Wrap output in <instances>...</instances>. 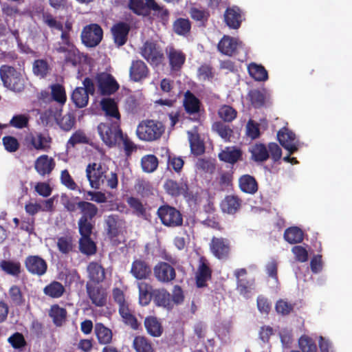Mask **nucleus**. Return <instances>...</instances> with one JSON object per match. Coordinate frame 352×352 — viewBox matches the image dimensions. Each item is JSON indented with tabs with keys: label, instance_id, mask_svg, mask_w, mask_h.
I'll list each match as a JSON object with an SVG mask.
<instances>
[{
	"label": "nucleus",
	"instance_id": "nucleus-1",
	"mask_svg": "<svg viewBox=\"0 0 352 352\" xmlns=\"http://www.w3.org/2000/svg\"><path fill=\"white\" fill-rule=\"evenodd\" d=\"M86 177L92 188L98 190L102 187L115 189L118 187V175L110 171L109 167L102 162L89 163L85 169Z\"/></svg>",
	"mask_w": 352,
	"mask_h": 352
},
{
	"label": "nucleus",
	"instance_id": "nucleus-2",
	"mask_svg": "<svg viewBox=\"0 0 352 352\" xmlns=\"http://www.w3.org/2000/svg\"><path fill=\"white\" fill-rule=\"evenodd\" d=\"M165 130L166 126L161 121L146 119L138 124L136 135L142 141L152 142L160 140Z\"/></svg>",
	"mask_w": 352,
	"mask_h": 352
},
{
	"label": "nucleus",
	"instance_id": "nucleus-3",
	"mask_svg": "<svg viewBox=\"0 0 352 352\" xmlns=\"http://www.w3.org/2000/svg\"><path fill=\"white\" fill-rule=\"evenodd\" d=\"M97 131L102 142L108 148L120 146V140L123 138V132L119 122H101L98 125Z\"/></svg>",
	"mask_w": 352,
	"mask_h": 352
},
{
	"label": "nucleus",
	"instance_id": "nucleus-4",
	"mask_svg": "<svg viewBox=\"0 0 352 352\" xmlns=\"http://www.w3.org/2000/svg\"><path fill=\"white\" fill-rule=\"evenodd\" d=\"M0 78L3 86L13 92L21 93L25 89V79L21 72L12 66L1 65L0 67Z\"/></svg>",
	"mask_w": 352,
	"mask_h": 352
},
{
	"label": "nucleus",
	"instance_id": "nucleus-5",
	"mask_svg": "<svg viewBox=\"0 0 352 352\" xmlns=\"http://www.w3.org/2000/svg\"><path fill=\"white\" fill-rule=\"evenodd\" d=\"M277 138L280 145L289 153L283 157V161L297 164L298 162L296 158L291 157V155L296 152L300 146V142L296 138L295 133L287 128L283 127L278 131Z\"/></svg>",
	"mask_w": 352,
	"mask_h": 352
},
{
	"label": "nucleus",
	"instance_id": "nucleus-6",
	"mask_svg": "<svg viewBox=\"0 0 352 352\" xmlns=\"http://www.w3.org/2000/svg\"><path fill=\"white\" fill-rule=\"evenodd\" d=\"M79 211L80 217L78 221V230H94L95 218L98 213V208L94 204L80 201Z\"/></svg>",
	"mask_w": 352,
	"mask_h": 352
},
{
	"label": "nucleus",
	"instance_id": "nucleus-7",
	"mask_svg": "<svg viewBox=\"0 0 352 352\" xmlns=\"http://www.w3.org/2000/svg\"><path fill=\"white\" fill-rule=\"evenodd\" d=\"M166 192L173 197L182 195L188 201H196L197 195L190 190L187 180L181 179L177 182L172 179H166L164 184Z\"/></svg>",
	"mask_w": 352,
	"mask_h": 352
},
{
	"label": "nucleus",
	"instance_id": "nucleus-8",
	"mask_svg": "<svg viewBox=\"0 0 352 352\" xmlns=\"http://www.w3.org/2000/svg\"><path fill=\"white\" fill-rule=\"evenodd\" d=\"M157 214L162 223L166 227L176 228L183 225L182 213L173 206L162 205L157 209Z\"/></svg>",
	"mask_w": 352,
	"mask_h": 352
},
{
	"label": "nucleus",
	"instance_id": "nucleus-9",
	"mask_svg": "<svg viewBox=\"0 0 352 352\" xmlns=\"http://www.w3.org/2000/svg\"><path fill=\"white\" fill-rule=\"evenodd\" d=\"M141 56L153 67L162 65L164 54L159 45L153 41H146L140 48Z\"/></svg>",
	"mask_w": 352,
	"mask_h": 352
},
{
	"label": "nucleus",
	"instance_id": "nucleus-10",
	"mask_svg": "<svg viewBox=\"0 0 352 352\" xmlns=\"http://www.w3.org/2000/svg\"><path fill=\"white\" fill-rule=\"evenodd\" d=\"M209 250L212 255L217 259L226 261L231 254V242L228 238L212 236L209 243Z\"/></svg>",
	"mask_w": 352,
	"mask_h": 352
},
{
	"label": "nucleus",
	"instance_id": "nucleus-11",
	"mask_svg": "<svg viewBox=\"0 0 352 352\" xmlns=\"http://www.w3.org/2000/svg\"><path fill=\"white\" fill-rule=\"evenodd\" d=\"M103 37V30L97 23H91L85 26L81 32L82 43L89 47L97 46Z\"/></svg>",
	"mask_w": 352,
	"mask_h": 352
},
{
	"label": "nucleus",
	"instance_id": "nucleus-12",
	"mask_svg": "<svg viewBox=\"0 0 352 352\" xmlns=\"http://www.w3.org/2000/svg\"><path fill=\"white\" fill-rule=\"evenodd\" d=\"M247 274L248 271L245 268L237 269L234 272L236 279V290L245 298L250 297V294L254 289L255 285L254 278H246Z\"/></svg>",
	"mask_w": 352,
	"mask_h": 352
},
{
	"label": "nucleus",
	"instance_id": "nucleus-13",
	"mask_svg": "<svg viewBox=\"0 0 352 352\" xmlns=\"http://www.w3.org/2000/svg\"><path fill=\"white\" fill-rule=\"evenodd\" d=\"M104 230L110 239L118 237L125 228L126 221L118 214H111L104 218Z\"/></svg>",
	"mask_w": 352,
	"mask_h": 352
},
{
	"label": "nucleus",
	"instance_id": "nucleus-14",
	"mask_svg": "<svg viewBox=\"0 0 352 352\" xmlns=\"http://www.w3.org/2000/svg\"><path fill=\"white\" fill-rule=\"evenodd\" d=\"M243 46L238 38L224 35L217 45L218 50L223 54L232 56L236 55Z\"/></svg>",
	"mask_w": 352,
	"mask_h": 352
},
{
	"label": "nucleus",
	"instance_id": "nucleus-15",
	"mask_svg": "<svg viewBox=\"0 0 352 352\" xmlns=\"http://www.w3.org/2000/svg\"><path fill=\"white\" fill-rule=\"evenodd\" d=\"M25 266L29 273L41 276L47 270V263L45 259L38 255H30L26 257Z\"/></svg>",
	"mask_w": 352,
	"mask_h": 352
},
{
	"label": "nucleus",
	"instance_id": "nucleus-16",
	"mask_svg": "<svg viewBox=\"0 0 352 352\" xmlns=\"http://www.w3.org/2000/svg\"><path fill=\"white\" fill-rule=\"evenodd\" d=\"M96 79L98 89L102 96L113 94L119 89L118 83L111 74L102 73L98 74Z\"/></svg>",
	"mask_w": 352,
	"mask_h": 352
},
{
	"label": "nucleus",
	"instance_id": "nucleus-17",
	"mask_svg": "<svg viewBox=\"0 0 352 352\" xmlns=\"http://www.w3.org/2000/svg\"><path fill=\"white\" fill-rule=\"evenodd\" d=\"M153 273L156 279L163 283H170L176 277L175 268L169 263L162 261L154 267Z\"/></svg>",
	"mask_w": 352,
	"mask_h": 352
},
{
	"label": "nucleus",
	"instance_id": "nucleus-18",
	"mask_svg": "<svg viewBox=\"0 0 352 352\" xmlns=\"http://www.w3.org/2000/svg\"><path fill=\"white\" fill-rule=\"evenodd\" d=\"M131 27L126 22L119 21L111 28L113 42L117 47L125 45L128 40Z\"/></svg>",
	"mask_w": 352,
	"mask_h": 352
},
{
	"label": "nucleus",
	"instance_id": "nucleus-19",
	"mask_svg": "<svg viewBox=\"0 0 352 352\" xmlns=\"http://www.w3.org/2000/svg\"><path fill=\"white\" fill-rule=\"evenodd\" d=\"M212 269L208 260L202 256L199 258V265L195 275L196 285L197 287L207 286V282L212 278Z\"/></svg>",
	"mask_w": 352,
	"mask_h": 352
},
{
	"label": "nucleus",
	"instance_id": "nucleus-20",
	"mask_svg": "<svg viewBox=\"0 0 352 352\" xmlns=\"http://www.w3.org/2000/svg\"><path fill=\"white\" fill-rule=\"evenodd\" d=\"M25 141L28 147L38 151H47L50 148L52 138L50 136H44L41 133H37L36 135L30 133L26 135Z\"/></svg>",
	"mask_w": 352,
	"mask_h": 352
},
{
	"label": "nucleus",
	"instance_id": "nucleus-21",
	"mask_svg": "<svg viewBox=\"0 0 352 352\" xmlns=\"http://www.w3.org/2000/svg\"><path fill=\"white\" fill-rule=\"evenodd\" d=\"M54 52L63 54L65 63H72L74 65L76 64L78 51L74 44L58 42L54 46Z\"/></svg>",
	"mask_w": 352,
	"mask_h": 352
},
{
	"label": "nucleus",
	"instance_id": "nucleus-22",
	"mask_svg": "<svg viewBox=\"0 0 352 352\" xmlns=\"http://www.w3.org/2000/svg\"><path fill=\"white\" fill-rule=\"evenodd\" d=\"M86 290L89 298L94 305L103 307L106 305L107 294L102 287L87 283Z\"/></svg>",
	"mask_w": 352,
	"mask_h": 352
},
{
	"label": "nucleus",
	"instance_id": "nucleus-23",
	"mask_svg": "<svg viewBox=\"0 0 352 352\" xmlns=\"http://www.w3.org/2000/svg\"><path fill=\"white\" fill-rule=\"evenodd\" d=\"M94 230H78L80 235L79 239L80 251L87 255L94 254L96 252V245L91 239Z\"/></svg>",
	"mask_w": 352,
	"mask_h": 352
},
{
	"label": "nucleus",
	"instance_id": "nucleus-24",
	"mask_svg": "<svg viewBox=\"0 0 352 352\" xmlns=\"http://www.w3.org/2000/svg\"><path fill=\"white\" fill-rule=\"evenodd\" d=\"M128 8L136 15L146 16L150 9H156L157 6L155 0H129Z\"/></svg>",
	"mask_w": 352,
	"mask_h": 352
},
{
	"label": "nucleus",
	"instance_id": "nucleus-25",
	"mask_svg": "<svg viewBox=\"0 0 352 352\" xmlns=\"http://www.w3.org/2000/svg\"><path fill=\"white\" fill-rule=\"evenodd\" d=\"M183 107L187 114L193 116L200 113L202 104L193 93L187 90L184 94Z\"/></svg>",
	"mask_w": 352,
	"mask_h": 352
},
{
	"label": "nucleus",
	"instance_id": "nucleus-26",
	"mask_svg": "<svg viewBox=\"0 0 352 352\" xmlns=\"http://www.w3.org/2000/svg\"><path fill=\"white\" fill-rule=\"evenodd\" d=\"M149 74V69L146 63L142 60H133L129 69V76L134 82H139L146 78Z\"/></svg>",
	"mask_w": 352,
	"mask_h": 352
},
{
	"label": "nucleus",
	"instance_id": "nucleus-27",
	"mask_svg": "<svg viewBox=\"0 0 352 352\" xmlns=\"http://www.w3.org/2000/svg\"><path fill=\"white\" fill-rule=\"evenodd\" d=\"M242 202V199L237 195H226L221 201L220 207L223 213L234 214L240 210Z\"/></svg>",
	"mask_w": 352,
	"mask_h": 352
},
{
	"label": "nucleus",
	"instance_id": "nucleus-28",
	"mask_svg": "<svg viewBox=\"0 0 352 352\" xmlns=\"http://www.w3.org/2000/svg\"><path fill=\"white\" fill-rule=\"evenodd\" d=\"M169 66L171 72H179L186 61V54L173 47H170L167 53Z\"/></svg>",
	"mask_w": 352,
	"mask_h": 352
},
{
	"label": "nucleus",
	"instance_id": "nucleus-29",
	"mask_svg": "<svg viewBox=\"0 0 352 352\" xmlns=\"http://www.w3.org/2000/svg\"><path fill=\"white\" fill-rule=\"evenodd\" d=\"M224 21L230 28H239L242 22L241 9L235 6L228 8L224 13Z\"/></svg>",
	"mask_w": 352,
	"mask_h": 352
},
{
	"label": "nucleus",
	"instance_id": "nucleus-30",
	"mask_svg": "<svg viewBox=\"0 0 352 352\" xmlns=\"http://www.w3.org/2000/svg\"><path fill=\"white\" fill-rule=\"evenodd\" d=\"M55 165V162L52 157L47 155H42L36 160L34 168L40 175L45 176L52 173Z\"/></svg>",
	"mask_w": 352,
	"mask_h": 352
},
{
	"label": "nucleus",
	"instance_id": "nucleus-31",
	"mask_svg": "<svg viewBox=\"0 0 352 352\" xmlns=\"http://www.w3.org/2000/svg\"><path fill=\"white\" fill-rule=\"evenodd\" d=\"M94 334L100 344L108 346L112 342L113 332L102 322H96L94 325Z\"/></svg>",
	"mask_w": 352,
	"mask_h": 352
},
{
	"label": "nucleus",
	"instance_id": "nucleus-32",
	"mask_svg": "<svg viewBox=\"0 0 352 352\" xmlns=\"http://www.w3.org/2000/svg\"><path fill=\"white\" fill-rule=\"evenodd\" d=\"M131 273L136 279L142 280L149 276L151 270L144 261L136 259L132 263Z\"/></svg>",
	"mask_w": 352,
	"mask_h": 352
},
{
	"label": "nucleus",
	"instance_id": "nucleus-33",
	"mask_svg": "<svg viewBox=\"0 0 352 352\" xmlns=\"http://www.w3.org/2000/svg\"><path fill=\"white\" fill-rule=\"evenodd\" d=\"M144 324L146 332L151 336L158 338L162 335L163 327L157 317L153 316L146 317Z\"/></svg>",
	"mask_w": 352,
	"mask_h": 352
},
{
	"label": "nucleus",
	"instance_id": "nucleus-34",
	"mask_svg": "<svg viewBox=\"0 0 352 352\" xmlns=\"http://www.w3.org/2000/svg\"><path fill=\"white\" fill-rule=\"evenodd\" d=\"M218 157L222 162L234 164L241 160L242 151L234 146H227L219 153Z\"/></svg>",
	"mask_w": 352,
	"mask_h": 352
},
{
	"label": "nucleus",
	"instance_id": "nucleus-35",
	"mask_svg": "<svg viewBox=\"0 0 352 352\" xmlns=\"http://www.w3.org/2000/svg\"><path fill=\"white\" fill-rule=\"evenodd\" d=\"M49 316L56 327H62L66 322L67 311L65 308L60 307L58 304L52 305L48 312Z\"/></svg>",
	"mask_w": 352,
	"mask_h": 352
},
{
	"label": "nucleus",
	"instance_id": "nucleus-36",
	"mask_svg": "<svg viewBox=\"0 0 352 352\" xmlns=\"http://www.w3.org/2000/svg\"><path fill=\"white\" fill-rule=\"evenodd\" d=\"M89 278L96 283H102L105 279L104 268L97 262H91L87 266Z\"/></svg>",
	"mask_w": 352,
	"mask_h": 352
},
{
	"label": "nucleus",
	"instance_id": "nucleus-37",
	"mask_svg": "<svg viewBox=\"0 0 352 352\" xmlns=\"http://www.w3.org/2000/svg\"><path fill=\"white\" fill-rule=\"evenodd\" d=\"M239 188L243 192L253 195L258 190V184L255 178L250 175H242L239 180Z\"/></svg>",
	"mask_w": 352,
	"mask_h": 352
},
{
	"label": "nucleus",
	"instance_id": "nucleus-38",
	"mask_svg": "<svg viewBox=\"0 0 352 352\" xmlns=\"http://www.w3.org/2000/svg\"><path fill=\"white\" fill-rule=\"evenodd\" d=\"M153 300L159 307H170L172 306L171 295L165 289L153 290Z\"/></svg>",
	"mask_w": 352,
	"mask_h": 352
},
{
	"label": "nucleus",
	"instance_id": "nucleus-39",
	"mask_svg": "<svg viewBox=\"0 0 352 352\" xmlns=\"http://www.w3.org/2000/svg\"><path fill=\"white\" fill-rule=\"evenodd\" d=\"M252 154V160L256 162H263L270 157L267 146L262 143H256L250 148Z\"/></svg>",
	"mask_w": 352,
	"mask_h": 352
},
{
	"label": "nucleus",
	"instance_id": "nucleus-40",
	"mask_svg": "<svg viewBox=\"0 0 352 352\" xmlns=\"http://www.w3.org/2000/svg\"><path fill=\"white\" fill-rule=\"evenodd\" d=\"M132 345L135 352H155L152 342L143 336H135Z\"/></svg>",
	"mask_w": 352,
	"mask_h": 352
},
{
	"label": "nucleus",
	"instance_id": "nucleus-41",
	"mask_svg": "<svg viewBox=\"0 0 352 352\" xmlns=\"http://www.w3.org/2000/svg\"><path fill=\"white\" fill-rule=\"evenodd\" d=\"M283 237L290 244L300 243L303 241L304 232L298 227L292 226L285 230Z\"/></svg>",
	"mask_w": 352,
	"mask_h": 352
},
{
	"label": "nucleus",
	"instance_id": "nucleus-42",
	"mask_svg": "<svg viewBox=\"0 0 352 352\" xmlns=\"http://www.w3.org/2000/svg\"><path fill=\"white\" fill-rule=\"evenodd\" d=\"M51 100L57 102L61 107L67 101V95L63 85L59 83H54L50 85Z\"/></svg>",
	"mask_w": 352,
	"mask_h": 352
},
{
	"label": "nucleus",
	"instance_id": "nucleus-43",
	"mask_svg": "<svg viewBox=\"0 0 352 352\" xmlns=\"http://www.w3.org/2000/svg\"><path fill=\"white\" fill-rule=\"evenodd\" d=\"M91 144L90 139L82 129L75 131L67 142V148H74L77 144Z\"/></svg>",
	"mask_w": 352,
	"mask_h": 352
},
{
	"label": "nucleus",
	"instance_id": "nucleus-44",
	"mask_svg": "<svg viewBox=\"0 0 352 352\" xmlns=\"http://www.w3.org/2000/svg\"><path fill=\"white\" fill-rule=\"evenodd\" d=\"M65 292V287L58 281L54 280L43 288V293L52 298H60Z\"/></svg>",
	"mask_w": 352,
	"mask_h": 352
},
{
	"label": "nucleus",
	"instance_id": "nucleus-45",
	"mask_svg": "<svg viewBox=\"0 0 352 352\" xmlns=\"http://www.w3.org/2000/svg\"><path fill=\"white\" fill-rule=\"evenodd\" d=\"M138 289L140 303L143 306L148 305L153 299L152 286L145 282H140L138 283Z\"/></svg>",
	"mask_w": 352,
	"mask_h": 352
},
{
	"label": "nucleus",
	"instance_id": "nucleus-46",
	"mask_svg": "<svg viewBox=\"0 0 352 352\" xmlns=\"http://www.w3.org/2000/svg\"><path fill=\"white\" fill-rule=\"evenodd\" d=\"M72 100L78 108L86 107L89 102V95L82 87H76L72 94Z\"/></svg>",
	"mask_w": 352,
	"mask_h": 352
},
{
	"label": "nucleus",
	"instance_id": "nucleus-47",
	"mask_svg": "<svg viewBox=\"0 0 352 352\" xmlns=\"http://www.w3.org/2000/svg\"><path fill=\"white\" fill-rule=\"evenodd\" d=\"M119 314L125 324L129 326L133 330L139 329L140 324L138 322L136 317L131 314L129 306L119 309Z\"/></svg>",
	"mask_w": 352,
	"mask_h": 352
},
{
	"label": "nucleus",
	"instance_id": "nucleus-48",
	"mask_svg": "<svg viewBox=\"0 0 352 352\" xmlns=\"http://www.w3.org/2000/svg\"><path fill=\"white\" fill-rule=\"evenodd\" d=\"M101 107L107 116L115 118L118 120L120 119V114L118 111L117 104L113 99H102L101 101Z\"/></svg>",
	"mask_w": 352,
	"mask_h": 352
},
{
	"label": "nucleus",
	"instance_id": "nucleus-49",
	"mask_svg": "<svg viewBox=\"0 0 352 352\" xmlns=\"http://www.w3.org/2000/svg\"><path fill=\"white\" fill-rule=\"evenodd\" d=\"M166 155H167L168 168L174 170L176 173L179 174L184 167V161L182 157H177L170 153L169 150L166 149Z\"/></svg>",
	"mask_w": 352,
	"mask_h": 352
},
{
	"label": "nucleus",
	"instance_id": "nucleus-50",
	"mask_svg": "<svg viewBox=\"0 0 352 352\" xmlns=\"http://www.w3.org/2000/svg\"><path fill=\"white\" fill-rule=\"evenodd\" d=\"M248 72L256 81H265L268 79L267 72L262 65L251 63L248 67Z\"/></svg>",
	"mask_w": 352,
	"mask_h": 352
},
{
	"label": "nucleus",
	"instance_id": "nucleus-51",
	"mask_svg": "<svg viewBox=\"0 0 352 352\" xmlns=\"http://www.w3.org/2000/svg\"><path fill=\"white\" fill-rule=\"evenodd\" d=\"M173 29L177 35L186 36L190 31L191 23L188 19L179 18L174 21Z\"/></svg>",
	"mask_w": 352,
	"mask_h": 352
},
{
	"label": "nucleus",
	"instance_id": "nucleus-52",
	"mask_svg": "<svg viewBox=\"0 0 352 352\" xmlns=\"http://www.w3.org/2000/svg\"><path fill=\"white\" fill-rule=\"evenodd\" d=\"M56 120L58 126L66 132H69L74 129L76 122V117L71 113H66L60 118H56Z\"/></svg>",
	"mask_w": 352,
	"mask_h": 352
},
{
	"label": "nucleus",
	"instance_id": "nucleus-53",
	"mask_svg": "<svg viewBox=\"0 0 352 352\" xmlns=\"http://www.w3.org/2000/svg\"><path fill=\"white\" fill-rule=\"evenodd\" d=\"M56 245L58 250L60 253L63 254H69L74 248L72 236L67 234L58 237Z\"/></svg>",
	"mask_w": 352,
	"mask_h": 352
},
{
	"label": "nucleus",
	"instance_id": "nucleus-54",
	"mask_svg": "<svg viewBox=\"0 0 352 352\" xmlns=\"http://www.w3.org/2000/svg\"><path fill=\"white\" fill-rule=\"evenodd\" d=\"M158 159L154 155H146L141 159V166L145 173H153L158 166Z\"/></svg>",
	"mask_w": 352,
	"mask_h": 352
},
{
	"label": "nucleus",
	"instance_id": "nucleus-55",
	"mask_svg": "<svg viewBox=\"0 0 352 352\" xmlns=\"http://www.w3.org/2000/svg\"><path fill=\"white\" fill-rule=\"evenodd\" d=\"M212 129L225 141H230L233 134V131L230 126L221 122H214L212 125Z\"/></svg>",
	"mask_w": 352,
	"mask_h": 352
},
{
	"label": "nucleus",
	"instance_id": "nucleus-56",
	"mask_svg": "<svg viewBox=\"0 0 352 352\" xmlns=\"http://www.w3.org/2000/svg\"><path fill=\"white\" fill-rule=\"evenodd\" d=\"M218 115L224 122H231L236 118L237 111L232 107L224 104L219 108Z\"/></svg>",
	"mask_w": 352,
	"mask_h": 352
},
{
	"label": "nucleus",
	"instance_id": "nucleus-57",
	"mask_svg": "<svg viewBox=\"0 0 352 352\" xmlns=\"http://www.w3.org/2000/svg\"><path fill=\"white\" fill-rule=\"evenodd\" d=\"M8 342L16 350L21 351L27 345L24 336L19 332H15L8 338Z\"/></svg>",
	"mask_w": 352,
	"mask_h": 352
},
{
	"label": "nucleus",
	"instance_id": "nucleus-58",
	"mask_svg": "<svg viewBox=\"0 0 352 352\" xmlns=\"http://www.w3.org/2000/svg\"><path fill=\"white\" fill-rule=\"evenodd\" d=\"M0 266L8 274L18 276L21 273V264L19 262L3 260L1 262Z\"/></svg>",
	"mask_w": 352,
	"mask_h": 352
},
{
	"label": "nucleus",
	"instance_id": "nucleus-59",
	"mask_svg": "<svg viewBox=\"0 0 352 352\" xmlns=\"http://www.w3.org/2000/svg\"><path fill=\"white\" fill-rule=\"evenodd\" d=\"M78 197H69L66 195H63L60 198L61 204L64 208L69 212H75L77 210H79L80 201Z\"/></svg>",
	"mask_w": 352,
	"mask_h": 352
},
{
	"label": "nucleus",
	"instance_id": "nucleus-60",
	"mask_svg": "<svg viewBox=\"0 0 352 352\" xmlns=\"http://www.w3.org/2000/svg\"><path fill=\"white\" fill-rule=\"evenodd\" d=\"M248 96L250 98V102L252 105L256 108L258 109L262 107L265 102V94L258 89H252L250 90Z\"/></svg>",
	"mask_w": 352,
	"mask_h": 352
},
{
	"label": "nucleus",
	"instance_id": "nucleus-61",
	"mask_svg": "<svg viewBox=\"0 0 352 352\" xmlns=\"http://www.w3.org/2000/svg\"><path fill=\"white\" fill-rule=\"evenodd\" d=\"M294 303L285 299H279L276 302L275 310L278 314L288 316L294 311Z\"/></svg>",
	"mask_w": 352,
	"mask_h": 352
},
{
	"label": "nucleus",
	"instance_id": "nucleus-62",
	"mask_svg": "<svg viewBox=\"0 0 352 352\" xmlns=\"http://www.w3.org/2000/svg\"><path fill=\"white\" fill-rule=\"evenodd\" d=\"M8 294L13 305L16 306H21L24 303L25 298L21 288L19 286H11L8 290Z\"/></svg>",
	"mask_w": 352,
	"mask_h": 352
},
{
	"label": "nucleus",
	"instance_id": "nucleus-63",
	"mask_svg": "<svg viewBox=\"0 0 352 352\" xmlns=\"http://www.w3.org/2000/svg\"><path fill=\"white\" fill-rule=\"evenodd\" d=\"M32 70L34 75L44 78L50 70V66L45 60L38 59L34 60Z\"/></svg>",
	"mask_w": 352,
	"mask_h": 352
},
{
	"label": "nucleus",
	"instance_id": "nucleus-64",
	"mask_svg": "<svg viewBox=\"0 0 352 352\" xmlns=\"http://www.w3.org/2000/svg\"><path fill=\"white\" fill-rule=\"evenodd\" d=\"M298 344L302 352H316L317 346L312 338L307 336H302L298 340Z\"/></svg>",
	"mask_w": 352,
	"mask_h": 352
}]
</instances>
